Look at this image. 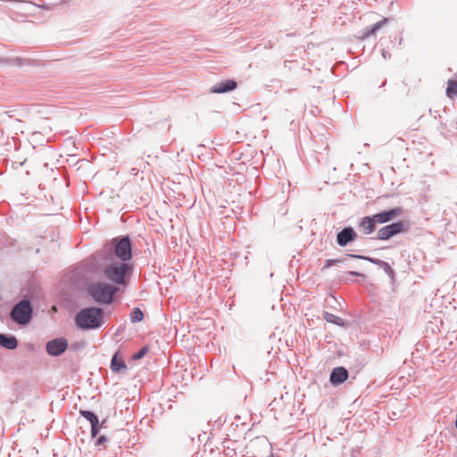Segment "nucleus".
I'll return each instance as SVG.
<instances>
[{
    "instance_id": "4",
    "label": "nucleus",
    "mask_w": 457,
    "mask_h": 457,
    "mask_svg": "<svg viewBox=\"0 0 457 457\" xmlns=\"http://www.w3.org/2000/svg\"><path fill=\"white\" fill-rule=\"evenodd\" d=\"M88 295L94 301L100 304H110L112 303L115 294L120 287H87Z\"/></svg>"
},
{
    "instance_id": "19",
    "label": "nucleus",
    "mask_w": 457,
    "mask_h": 457,
    "mask_svg": "<svg viewBox=\"0 0 457 457\" xmlns=\"http://www.w3.org/2000/svg\"><path fill=\"white\" fill-rule=\"evenodd\" d=\"M79 414L84 417L91 424L96 423L99 420L98 417L95 412L87 410H79Z\"/></svg>"
},
{
    "instance_id": "3",
    "label": "nucleus",
    "mask_w": 457,
    "mask_h": 457,
    "mask_svg": "<svg viewBox=\"0 0 457 457\" xmlns=\"http://www.w3.org/2000/svg\"><path fill=\"white\" fill-rule=\"evenodd\" d=\"M33 313L31 301L29 298H22L11 309L10 318L17 325L25 327L30 323Z\"/></svg>"
},
{
    "instance_id": "25",
    "label": "nucleus",
    "mask_w": 457,
    "mask_h": 457,
    "mask_svg": "<svg viewBox=\"0 0 457 457\" xmlns=\"http://www.w3.org/2000/svg\"><path fill=\"white\" fill-rule=\"evenodd\" d=\"M337 262H339V261H338V260H327V261H326V264H325V266H324V267H325V268H327V267H330L331 265L336 264V263H337Z\"/></svg>"
},
{
    "instance_id": "10",
    "label": "nucleus",
    "mask_w": 457,
    "mask_h": 457,
    "mask_svg": "<svg viewBox=\"0 0 457 457\" xmlns=\"http://www.w3.org/2000/svg\"><path fill=\"white\" fill-rule=\"evenodd\" d=\"M356 232L350 227L345 228L337 236V242L340 246H345L348 243L356 239Z\"/></svg>"
},
{
    "instance_id": "1",
    "label": "nucleus",
    "mask_w": 457,
    "mask_h": 457,
    "mask_svg": "<svg viewBox=\"0 0 457 457\" xmlns=\"http://www.w3.org/2000/svg\"><path fill=\"white\" fill-rule=\"evenodd\" d=\"M74 320L81 330H96L104 323V311L94 306L83 308L76 313Z\"/></svg>"
},
{
    "instance_id": "20",
    "label": "nucleus",
    "mask_w": 457,
    "mask_h": 457,
    "mask_svg": "<svg viewBox=\"0 0 457 457\" xmlns=\"http://www.w3.org/2000/svg\"><path fill=\"white\" fill-rule=\"evenodd\" d=\"M325 302L328 305L334 309L342 307V304L337 300V298L333 295H329V296L325 299Z\"/></svg>"
},
{
    "instance_id": "22",
    "label": "nucleus",
    "mask_w": 457,
    "mask_h": 457,
    "mask_svg": "<svg viewBox=\"0 0 457 457\" xmlns=\"http://www.w3.org/2000/svg\"><path fill=\"white\" fill-rule=\"evenodd\" d=\"M147 352H148V346L145 345V346L142 347L137 353H136L133 355L132 359L134 361H138V360L142 359L146 354Z\"/></svg>"
},
{
    "instance_id": "26",
    "label": "nucleus",
    "mask_w": 457,
    "mask_h": 457,
    "mask_svg": "<svg viewBox=\"0 0 457 457\" xmlns=\"http://www.w3.org/2000/svg\"><path fill=\"white\" fill-rule=\"evenodd\" d=\"M268 457H274V456H273V453H270V454Z\"/></svg>"
},
{
    "instance_id": "23",
    "label": "nucleus",
    "mask_w": 457,
    "mask_h": 457,
    "mask_svg": "<svg viewBox=\"0 0 457 457\" xmlns=\"http://www.w3.org/2000/svg\"><path fill=\"white\" fill-rule=\"evenodd\" d=\"M255 441L261 445H270L268 439L266 437H256Z\"/></svg>"
},
{
    "instance_id": "8",
    "label": "nucleus",
    "mask_w": 457,
    "mask_h": 457,
    "mask_svg": "<svg viewBox=\"0 0 457 457\" xmlns=\"http://www.w3.org/2000/svg\"><path fill=\"white\" fill-rule=\"evenodd\" d=\"M403 208L395 207V208L390 209L388 211L374 214L373 215L374 221H376L377 224L378 223L382 224V223L388 222V221L392 220L393 219H395V217L400 216L403 213Z\"/></svg>"
},
{
    "instance_id": "24",
    "label": "nucleus",
    "mask_w": 457,
    "mask_h": 457,
    "mask_svg": "<svg viewBox=\"0 0 457 457\" xmlns=\"http://www.w3.org/2000/svg\"><path fill=\"white\" fill-rule=\"evenodd\" d=\"M105 442H107V437L105 436H100L96 442V445H102Z\"/></svg>"
},
{
    "instance_id": "17",
    "label": "nucleus",
    "mask_w": 457,
    "mask_h": 457,
    "mask_svg": "<svg viewBox=\"0 0 457 457\" xmlns=\"http://www.w3.org/2000/svg\"><path fill=\"white\" fill-rule=\"evenodd\" d=\"M446 96L449 98H453L457 96V73L454 79H449L447 82Z\"/></svg>"
},
{
    "instance_id": "12",
    "label": "nucleus",
    "mask_w": 457,
    "mask_h": 457,
    "mask_svg": "<svg viewBox=\"0 0 457 457\" xmlns=\"http://www.w3.org/2000/svg\"><path fill=\"white\" fill-rule=\"evenodd\" d=\"M0 346L8 350H14L18 346V340L13 335L0 333Z\"/></svg>"
},
{
    "instance_id": "5",
    "label": "nucleus",
    "mask_w": 457,
    "mask_h": 457,
    "mask_svg": "<svg viewBox=\"0 0 457 457\" xmlns=\"http://www.w3.org/2000/svg\"><path fill=\"white\" fill-rule=\"evenodd\" d=\"M407 230V226L403 221L386 225L378 229L377 237L379 240H387L393 236Z\"/></svg>"
},
{
    "instance_id": "2",
    "label": "nucleus",
    "mask_w": 457,
    "mask_h": 457,
    "mask_svg": "<svg viewBox=\"0 0 457 457\" xmlns=\"http://www.w3.org/2000/svg\"><path fill=\"white\" fill-rule=\"evenodd\" d=\"M131 271L130 265L117 261L106 260L102 265L103 277L118 285L129 283V277Z\"/></svg>"
},
{
    "instance_id": "14",
    "label": "nucleus",
    "mask_w": 457,
    "mask_h": 457,
    "mask_svg": "<svg viewBox=\"0 0 457 457\" xmlns=\"http://www.w3.org/2000/svg\"><path fill=\"white\" fill-rule=\"evenodd\" d=\"M111 370L115 373H125L127 371V365L121 358L118 357V353L111 360Z\"/></svg>"
},
{
    "instance_id": "18",
    "label": "nucleus",
    "mask_w": 457,
    "mask_h": 457,
    "mask_svg": "<svg viewBox=\"0 0 457 457\" xmlns=\"http://www.w3.org/2000/svg\"><path fill=\"white\" fill-rule=\"evenodd\" d=\"M129 318L132 323L140 322L144 319V313L138 307H135L130 312Z\"/></svg>"
},
{
    "instance_id": "21",
    "label": "nucleus",
    "mask_w": 457,
    "mask_h": 457,
    "mask_svg": "<svg viewBox=\"0 0 457 457\" xmlns=\"http://www.w3.org/2000/svg\"><path fill=\"white\" fill-rule=\"evenodd\" d=\"M104 420L100 424L99 420L96 423L91 424V436L96 437L100 431V428L104 426Z\"/></svg>"
},
{
    "instance_id": "6",
    "label": "nucleus",
    "mask_w": 457,
    "mask_h": 457,
    "mask_svg": "<svg viewBox=\"0 0 457 457\" xmlns=\"http://www.w3.org/2000/svg\"><path fill=\"white\" fill-rule=\"evenodd\" d=\"M114 244L115 255L121 261L126 262L131 258V245L129 237L112 240Z\"/></svg>"
},
{
    "instance_id": "13",
    "label": "nucleus",
    "mask_w": 457,
    "mask_h": 457,
    "mask_svg": "<svg viewBox=\"0 0 457 457\" xmlns=\"http://www.w3.org/2000/svg\"><path fill=\"white\" fill-rule=\"evenodd\" d=\"M376 221H374V217L366 216L361 219L360 222V228L363 231L364 234L370 235L374 232L376 228Z\"/></svg>"
},
{
    "instance_id": "16",
    "label": "nucleus",
    "mask_w": 457,
    "mask_h": 457,
    "mask_svg": "<svg viewBox=\"0 0 457 457\" xmlns=\"http://www.w3.org/2000/svg\"><path fill=\"white\" fill-rule=\"evenodd\" d=\"M322 317L328 323H332L339 327L345 326V320L342 318L334 315L333 313L323 312Z\"/></svg>"
},
{
    "instance_id": "15",
    "label": "nucleus",
    "mask_w": 457,
    "mask_h": 457,
    "mask_svg": "<svg viewBox=\"0 0 457 457\" xmlns=\"http://www.w3.org/2000/svg\"><path fill=\"white\" fill-rule=\"evenodd\" d=\"M388 21V20L386 18H384L382 19L381 21H378L377 23H375L374 25H372L371 27L370 28H367L365 32L363 33V36L362 37L363 38H366V37H369L372 35H375L376 32L382 27L384 26L385 24H386Z\"/></svg>"
},
{
    "instance_id": "11",
    "label": "nucleus",
    "mask_w": 457,
    "mask_h": 457,
    "mask_svg": "<svg viewBox=\"0 0 457 457\" xmlns=\"http://www.w3.org/2000/svg\"><path fill=\"white\" fill-rule=\"evenodd\" d=\"M237 87V84L235 80L227 79L221 82L215 84L211 89V93L214 94H222L228 91L235 90Z\"/></svg>"
},
{
    "instance_id": "9",
    "label": "nucleus",
    "mask_w": 457,
    "mask_h": 457,
    "mask_svg": "<svg viewBox=\"0 0 457 457\" xmlns=\"http://www.w3.org/2000/svg\"><path fill=\"white\" fill-rule=\"evenodd\" d=\"M349 377V372L345 367L334 368L329 376L331 385L337 386L343 384Z\"/></svg>"
},
{
    "instance_id": "7",
    "label": "nucleus",
    "mask_w": 457,
    "mask_h": 457,
    "mask_svg": "<svg viewBox=\"0 0 457 457\" xmlns=\"http://www.w3.org/2000/svg\"><path fill=\"white\" fill-rule=\"evenodd\" d=\"M68 348V341L64 337H57L48 341L46 345V353L50 356L57 357Z\"/></svg>"
}]
</instances>
